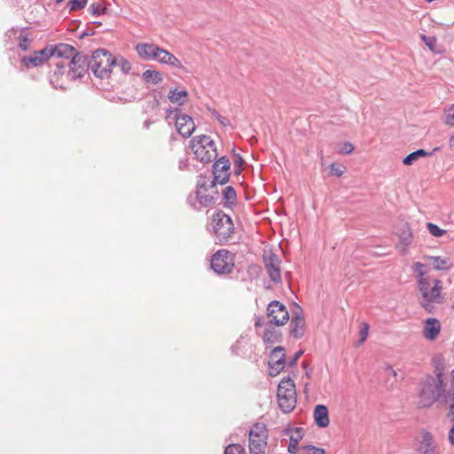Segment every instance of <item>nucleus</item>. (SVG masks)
<instances>
[{
	"label": "nucleus",
	"instance_id": "f257e3e1",
	"mask_svg": "<svg viewBox=\"0 0 454 454\" xmlns=\"http://www.w3.org/2000/svg\"><path fill=\"white\" fill-rule=\"evenodd\" d=\"M445 392L443 380L427 376L420 385L419 395V406L421 408L430 407L434 402L439 400Z\"/></svg>",
	"mask_w": 454,
	"mask_h": 454
},
{
	"label": "nucleus",
	"instance_id": "f03ea898",
	"mask_svg": "<svg viewBox=\"0 0 454 454\" xmlns=\"http://www.w3.org/2000/svg\"><path fill=\"white\" fill-rule=\"evenodd\" d=\"M115 63V58L105 49H98L90 57V70L96 77L108 78Z\"/></svg>",
	"mask_w": 454,
	"mask_h": 454
},
{
	"label": "nucleus",
	"instance_id": "7ed1b4c3",
	"mask_svg": "<svg viewBox=\"0 0 454 454\" xmlns=\"http://www.w3.org/2000/svg\"><path fill=\"white\" fill-rule=\"evenodd\" d=\"M191 148L201 162L208 163L217 157L215 144L208 136L201 135L193 137L191 141Z\"/></svg>",
	"mask_w": 454,
	"mask_h": 454
},
{
	"label": "nucleus",
	"instance_id": "20e7f679",
	"mask_svg": "<svg viewBox=\"0 0 454 454\" xmlns=\"http://www.w3.org/2000/svg\"><path fill=\"white\" fill-rule=\"evenodd\" d=\"M278 402L281 411L291 412L296 405V389L293 380L289 377L282 380L278 387Z\"/></svg>",
	"mask_w": 454,
	"mask_h": 454
},
{
	"label": "nucleus",
	"instance_id": "39448f33",
	"mask_svg": "<svg viewBox=\"0 0 454 454\" xmlns=\"http://www.w3.org/2000/svg\"><path fill=\"white\" fill-rule=\"evenodd\" d=\"M213 228L216 239L220 244H225L234 234V224L230 215L218 211L213 215Z\"/></svg>",
	"mask_w": 454,
	"mask_h": 454
},
{
	"label": "nucleus",
	"instance_id": "423d86ee",
	"mask_svg": "<svg viewBox=\"0 0 454 454\" xmlns=\"http://www.w3.org/2000/svg\"><path fill=\"white\" fill-rule=\"evenodd\" d=\"M167 118H173L177 132L184 137H189L195 130V124L190 115L184 114L178 108L167 110Z\"/></svg>",
	"mask_w": 454,
	"mask_h": 454
},
{
	"label": "nucleus",
	"instance_id": "0eeeda50",
	"mask_svg": "<svg viewBox=\"0 0 454 454\" xmlns=\"http://www.w3.org/2000/svg\"><path fill=\"white\" fill-rule=\"evenodd\" d=\"M210 265L218 275L229 274L234 268V255L226 249H220L212 255Z\"/></svg>",
	"mask_w": 454,
	"mask_h": 454
},
{
	"label": "nucleus",
	"instance_id": "6e6552de",
	"mask_svg": "<svg viewBox=\"0 0 454 454\" xmlns=\"http://www.w3.org/2000/svg\"><path fill=\"white\" fill-rule=\"evenodd\" d=\"M68 76L73 79L83 77L90 69V58L88 55L79 52L73 60L68 62Z\"/></svg>",
	"mask_w": 454,
	"mask_h": 454
},
{
	"label": "nucleus",
	"instance_id": "1a4fd4ad",
	"mask_svg": "<svg viewBox=\"0 0 454 454\" xmlns=\"http://www.w3.org/2000/svg\"><path fill=\"white\" fill-rule=\"evenodd\" d=\"M267 316L269 323L275 325H284L289 319L288 311L284 304L278 301H272L268 304Z\"/></svg>",
	"mask_w": 454,
	"mask_h": 454
},
{
	"label": "nucleus",
	"instance_id": "9d476101",
	"mask_svg": "<svg viewBox=\"0 0 454 454\" xmlns=\"http://www.w3.org/2000/svg\"><path fill=\"white\" fill-rule=\"evenodd\" d=\"M231 163L227 157L223 156L213 164L214 179L210 181V186L216 184H225L230 179Z\"/></svg>",
	"mask_w": 454,
	"mask_h": 454
},
{
	"label": "nucleus",
	"instance_id": "9b49d317",
	"mask_svg": "<svg viewBox=\"0 0 454 454\" xmlns=\"http://www.w3.org/2000/svg\"><path fill=\"white\" fill-rule=\"evenodd\" d=\"M433 286H431V281L427 278V297H423V301L421 302V306L427 309V311H431V303H441L442 299L441 296L442 293V282L438 279L432 280Z\"/></svg>",
	"mask_w": 454,
	"mask_h": 454
},
{
	"label": "nucleus",
	"instance_id": "f8f14e48",
	"mask_svg": "<svg viewBox=\"0 0 454 454\" xmlns=\"http://www.w3.org/2000/svg\"><path fill=\"white\" fill-rule=\"evenodd\" d=\"M268 365L269 374L271 377L278 375L284 370L286 365V353L283 347L278 346L272 349Z\"/></svg>",
	"mask_w": 454,
	"mask_h": 454
},
{
	"label": "nucleus",
	"instance_id": "ddd939ff",
	"mask_svg": "<svg viewBox=\"0 0 454 454\" xmlns=\"http://www.w3.org/2000/svg\"><path fill=\"white\" fill-rule=\"evenodd\" d=\"M306 329L304 317L302 316V309L295 304L290 322V334L295 339H301Z\"/></svg>",
	"mask_w": 454,
	"mask_h": 454
},
{
	"label": "nucleus",
	"instance_id": "4468645a",
	"mask_svg": "<svg viewBox=\"0 0 454 454\" xmlns=\"http://www.w3.org/2000/svg\"><path fill=\"white\" fill-rule=\"evenodd\" d=\"M263 262L270 278L275 283L279 282L281 275L278 257L273 253L265 254L263 255Z\"/></svg>",
	"mask_w": 454,
	"mask_h": 454
},
{
	"label": "nucleus",
	"instance_id": "2eb2a0df",
	"mask_svg": "<svg viewBox=\"0 0 454 454\" xmlns=\"http://www.w3.org/2000/svg\"><path fill=\"white\" fill-rule=\"evenodd\" d=\"M197 188L199 192V210L201 207H207L214 205L215 200L217 199L218 192H215V195L206 193L209 188H212L210 184H207L205 181L201 182L200 180L197 184Z\"/></svg>",
	"mask_w": 454,
	"mask_h": 454
},
{
	"label": "nucleus",
	"instance_id": "dca6fc26",
	"mask_svg": "<svg viewBox=\"0 0 454 454\" xmlns=\"http://www.w3.org/2000/svg\"><path fill=\"white\" fill-rule=\"evenodd\" d=\"M160 46L153 43H139L136 46V50L139 57L145 60H157Z\"/></svg>",
	"mask_w": 454,
	"mask_h": 454
},
{
	"label": "nucleus",
	"instance_id": "f3484780",
	"mask_svg": "<svg viewBox=\"0 0 454 454\" xmlns=\"http://www.w3.org/2000/svg\"><path fill=\"white\" fill-rule=\"evenodd\" d=\"M283 435L288 436L290 439L289 445L287 447V450L290 454H298L299 450V442L303 437L302 428L301 427H294V428H286L283 431Z\"/></svg>",
	"mask_w": 454,
	"mask_h": 454
},
{
	"label": "nucleus",
	"instance_id": "a211bd4d",
	"mask_svg": "<svg viewBox=\"0 0 454 454\" xmlns=\"http://www.w3.org/2000/svg\"><path fill=\"white\" fill-rule=\"evenodd\" d=\"M79 52L70 44L59 43L49 51L51 57H58L73 60Z\"/></svg>",
	"mask_w": 454,
	"mask_h": 454
},
{
	"label": "nucleus",
	"instance_id": "6ab92c4d",
	"mask_svg": "<svg viewBox=\"0 0 454 454\" xmlns=\"http://www.w3.org/2000/svg\"><path fill=\"white\" fill-rule=\"evenodd\" d=\"M51 57L49 51L45 48L42 51H35L33 56H26L21 59V63L27 68L41 66L45 60Z\"/></svg>",
	"mask_w": 454,
	"mask_h": 454
},
{
	"label": "nucleus",
	"instance_id": "aec40b11",
	"mask_svg": "<svg viewBox=\"0 0 454 454\" xmlns=\"http://www.w3.org/2000/svg\"><path fill=\"white\" fill-rule=\"evenodd\" d=\"M418 452L419 454H440L437 444L429 432L423 434L422 440L418 447Z\"/></svg>",
	"mask_w": 454,
	"mask_h": 454
},
{
	"label": "nucleus",
	"instance_id": "412c9836",
	"mask_svg": "<svg viewBox=\"0 0 454 454\" xmlns=\"http://www.w3.org/2000/svg\"><path fill=\"white\" fill-rule=\"evenodd\" d=\"M425 264L422 262H417L413 264V271L416 274L419 290L422 296L427 297V277L425 270Z\"/></svg>",
	"mask_w": 454,
	"mask_h": 454
},
{
	"label": "nucleus",
	"instance_id": "4be33fe9",
	"mask_svg": "<svg viewBox=\"0 0 454 454\" xmlns=\"http://www.w3.org/2000/svg\"><path fill=\"white\" fill-rule=\"evenodd\" d=\"M441 331L440 322L436 318H427L425 321L423 335L427 340H434Z\"/></svg>",
	"mask_w": 454,
	"mask_h": 454
},
{
	"label": "nucleus",
	"instance_id": "5701e85b",
	"mask_svg": "<svg viewBox=\"0 0 454 454\" xmlns=\"http://www.w3.org/2000/svg\"><path fill=\"white\" fill-rule=\"evenodd\" d=\"M314 419L318 427L325 428L329 426V412L328 409L324 404H317L314 409Z\"/></svg>",
	"mask_w": 454,
	"mask_h": 454
},
{
	"label": "nucleus",
	"instance_id": "b1692460",
	"mask_svg": "<svg viewBox=\"0 0 454 454\" xmlns=\"http://www.w3.org/2000/svg\"><path fill=\"white\" fill-rule=\"evenodd\" d=\"M156 61L176 68H182L183 67L181 61L175 55L163 48H160Z\"/></svg>",
	"mask_w": 454,
	"mask_h": 454
},
{
	"label": "nucleus",
	"instance_id": "393cba45",
	"mask_svg": "<svg viewBox=\"0 0 454 454\" xmlns=\"http://www.w3.org/2000/svg\"><path fill=\"white\" fill-rule=\"evenodd\" d=\"M267 438L263 437H250L249 436V453L250 454H264V450L267 444Z\"/></svg>",
	"mask_w": 454,
	"mask_h": 454
},
{
	"label": "nucleus",
	"instance_id": "a878e982",
	"mask_svg": "<svg viewBox=\"0 0 454 454\" xmlns=\"http://www.w3.org/2000/svg\"><path fill=\"white\" fill-rule=\"evenodd\" d=\"M262 339L265 343H278L282 340V333L274 327H267L264 330Z\"/></svg>",
	"mask_w": 454,
	"mask_h": 454
},
{
	"label": "nucleus",
	"instance_id": "bb28decb",
	"mask_svg": "<svg viewBox=\"0 0 454 454\" xmlns=\"http://www.w3.org/2000/svg\"><path fill=\"white\" fill-rule=\"evenodd\" d=\"M188 92L185 90H178L177 89H171L168 92V98L170 102L177 104L178 106L184 105Z\"/></svg>",
	"mask_w": 454,
	"mask_h": 454
},
{
	"label": "nucleus",
	"instance_id": "cd10ccee",
	"mask_svg": "<svg viewBox=\"0 0 454 454\" xmlns=\"http://www.w3.org/2000/svg\"><path fill=\"white\" fill-rule=\"evenodd\" d=\"M142 78L147 83L159 84L162 82V74L154 69H147L142 74Z\"/></svg>",
	"mask_w": 454,
	"mask_h": 454
},
{
	"label": "nucleus",
	"instance_id": "c85d7f7f",
	"mask_svg": "<svg viewBox=\"0 0 454 454\" xmlns=\"http://www.w3.org/2000/svg\"><path fill=\"white\" fill-rule=\"evenodd\" d=\"M223 200L224 201V206L227 207H231L236 205L237 193L232 186H227L224 188L223 191Z\"/></svg>",
	"mask_w": 454,
	"mask_h": 454
},
{
	"label": "nucleus",
	"instance_id": "c756f323",
	"mask_svg": "<svg viewBox=\"0 0 454 454\" xmlns=\"http://www.w3.org/2000/svg\"><path fill=\"white\" fill-rule=\"evenodd\" d=\"M432 155V153L427 152L424 149H419L415 152L411 153L407 156H405L403 160V163L404 165L410 166L412 165L417 160L421 157H427Z\"/></svg>",
	"mask_w": 454,
	"mask_h": 454
},
{
	"label": "nucleus",
	"instance_id": "7c9ffc66",
	"mask_svg": "<svg viewBox=\"0 0 454 454\" xmlns=\"http://www.w3.org/2000/svg\"><path fill=\"white\" fill-rule=\"evenodd\" d=\"M249 436L268 438L265 426L259 423L254 424L249 431Z\"/></svg>",
	"mask_w": 454,
	"mask_h": 454
},
{
	"label": "nucleus",
	"instance_id": "2f4dec72",
	"mask_svg": "<svg viewBox=\"0 0 454 454\" xmlns=\"http://www.w3.org/2000/svg\"><path fill=\"white\" fill-rule=\"evenodd\" d=\"M433 362L435 366V376L434 378H439L440 380H443V364H442V356L441 355L434 356L433 357Z\"/></svg>",
	"mask_w": 454,
	"mask_h": 454
},
{
	"label": "nucleus",
	"instance_id": "473e14b6",
	"mask_svg": "<svg viewBox=\"0 0 454 454\" xmlns=\"http://www.w3.org/2000/svg\"><path fill=\"white\" fill-rule=\"evenodd\" d=\"M114 67H119L124 74H128L131 69L130 62L122 57L115 58Z\"/></svg>",
	"mask_w": 454,
	"mask_h": 454
},
{
	"label": "nucleus",
	"instance_id": "72a5a7b5",
	"mask_svg": "<svg viewBox=\"0 0 454 454\" xmlns=\"http://www.w3.org/2000/svg\"><path fill=\"white\" fill-rule=\"evenodd\" d=\"M87 2L88 0H69L67 6L70 12L79 11L86 6Z\"/></svg>",
	"mask_w": 454,
	"mask_h": 454
},
{
	"label": "nucleus",
	"instance_id": "f704fd0d",
	"mask_svg": "<svg viewBox=\"0 0 454 454\" xmlns=\"http://www.w3.org/2000/svg\"><path fill=\"white\" fill-rule=\"evenodd\" d=\"M224 454H246L245 449L240 444H229L224 450Z\"/></svg>",
	"mask_w": 454,
	"mask_h": 454
},
{
	"label": "nucleus",
	"instance_id": "c9c22d12",
	"mask_svg": "<svg viewBox=\"0 0 454 454\" xmlns=\"http://www.w3.org/2000/svg\"><path fill=\"white\" fill-rule=\"evenodd\" d=\"M300 450L304 454H325V451L322 448H317L313 445H304L300 448Z\"/></svg>",
	"mask_w": 454,
	"mask_h": 454
},
{
	"label": "nucleus",
	"instance_id": "e433bc0d",
	"mask_svg": "<svg viewBox=\"0 0 454 454\" xmlns=\"http://www.w3.org/2000/svg\"><path fill=\"white\" fill-rule=\"evenodd\" d=\"M187 203L190 205L191 207H192L195 210H199V192L198 189L194 192L189 194L187 197Z\"/></svg>",
	"mask_w": 454,
	"mask_h": 454
},
{
	"label": "nucleus",
	"instance_id": "4c0bfd02",
	"mask_svg": "<svg viewBox=\"0 0 454 454\" xmlns=\"http://www.w3.org/2000/svg\"><path fill=\"white\" fill-rule=\"evenodd\" d=\"M427 225L429 233L434 237H442L445 233L444 230L434 223H428Z\"/></svg>",
	"mask_w": 454,
	"mask_h": 454
},
{
	"label": "nucleus",
	"instance_id": "58836bf2",
	"mask_svg": "<svg viewBox=\"0 0 454 454\" xmlns=\"http://www.w3.org/2000/svg\"><path fill=\"white\" fill-rule=\"evenodd\" d=\"M444 122L446 125L454 126V104L446 110Z\"/></svg>",
	"mask_w": 454,
	"mask_h": 454
},
{
	"label": "nucleus",
	"instance_id": "ea45409f",
	"mask_svg": "<svg viewBox=\"0 0 454 454\" xmlns=\"http://www.w3.org/2000/svg\"><path fill=\"white\" fill-rule=\"evenodd\" d=\"M430 259L434 261V268L435 270H445L447 268V261L439 256H431Z\"/></svg>",
	"mask_w": 454,
	"mask_h": 454
},
{
	"label": "nucleus",
	"instance_id": "a19ab883",
	"mask_svg": "<svg viewBox=\"0 0 454 454\" xmlns=\"http://www.w3.org/2000/svg\"><path fill=\"white\" fill-rule=\"evenodd\" d=\"M422 41L426 43V45L432 51H434V47L436 45V38L434 36H427L425 35H420Z\"/></svg>",
	"mask_w": 454,
	"mask_h": 454
},
{
	"label": "nucleus",
	"instance_id": "79ce46f5",
	"mask_svg": "<svg viewBox=\"0 0 454 454\" xmlns=\"http://www.w3.org/2000/svg\"><path fill=\"white\" fill-rule=\"evenodd\" d=\"M368 332H369V325L366 323H363L362 328L360 329V340L358 341V345H361L364 342V340L368 337Z\"/></svg>",
	"mask_w": 454,
	"mask_h": 454
},
{
	"label": "nucleus",
	"instance_id": "37998d69",
	"mask_svg": "<svg viewBox=\"0 0 454 454\" xmlns=\"http://www.w3.org/2000/svg\"><path fill=\"white\" fill-rule=\"evenodd\" d=\"M212 115L224 127L230 125V121L228 118L222 116L216 110L211 111Z\"/></svg>",
	"mask_w": 454,
	"mask_h": 454
},
{
	"label": "nucleus",
	"instance_id": "c03bdc74",
	"mask_svg": "<svg viewBox=\"0 0 454 454\" xmlns=\"http://www.w3.org/2000/svg\"><path fill=\"white\" fill-rule=\"evenodd\" d=\"M400 239L404 246H408L411 242V232L410 229L403 231V232L400 235Z\"/></svg>",
	"mask_w": 454,
	"mask_h": 454
},
{
	"label": "nucleus",
	"instance_id": "a18cd8bd",
	"mask_svg": "<svg viewBox=\"0 0 454 454\" xmlns=\"http://www.w3.org/2000/svg\"><path fill=\"white\" fill-rule=\"evenodd\" d=\"M330 169H331V173L336 176H342V174L344 172L342 168L336 163H332L330 166Z\"/></svg>",
	"mask_w": 454,
	"mask_h": 454
},
{
	"label": "nucleus",
	"instance_id": "49530a36",
	"mask_svg": "<svg viewBox=\"0 0 454 454\" xmlns=\"http://www.w3.org/2000/svg\"><path fill=\"white\" fill-rule=\"evenodd\" d=\"M19 47H20L22 51H27V50H28V48H29V39L27 38V35H22V36L20 38Z\"/></svg>",
	"mask_w": 454,
	"mask_h": 454
},
{
	"label": "nucleus",
	"instance_id": "de8ad7c7",
	"mask_svg": "<svg viewBox=\"0 0 454 454\" xmlns=\"http://www.w3.org/2000/svg\"><path fill=\"white\" fill-rule=\"evenodd\" d=\"M354 151V146L350 143H344L340 149V152L344 154H348Z\"/></svg>",
	"mask_w": 454,
	"mask_h": 454
},
{
	"label": "nucleus",
	"instance_id": "09e8293b",
	"mask_svg": "<svg viewBox=\"0 0 454 454\" xmlns=\"http://www.w3.org/2000/svg\"><path fill=\"white\" fill-rule=\"evenodd\" d=\"M303 354V351L302 350H299L297 351L294 356L288 361V364L289 366H294L297 363V361L299 360V358L301 357V356Z\"/></svg>",
	"mask_w": 454,
	"mask_h": 454
},
{
	"label": "nucleus",
	"instance_id": "8fccbe9b",
	"mask_svg": "<svg viewBox=\"0 0 454 454\" xmlns=\"http://www.w3.org/2000/svg\"><path fill=\"white\" fill-rule=\"evenodd\" d=\"M243 163L244 160L242 159V157L239 154L235 155L234 167L238 168L237 172L240 171Z\"/></svg>",
	"mask_w": 454,
	"mask_h": 454
},
{
	"label": "nucleus",
	"instance_id": "3c124183",
	"mask_svg": "<svg viewBox=\"0 0 454 454\" xmlns=\"http://www.w3.org/2000/svg\"><path fill=\"white\" fill-rule=\"evenodd\" d=\"M56 67H57V70L54 72L55 74H63L64 73V68L66 67L65 63H63L62 61L61 62H57L56 64Z\"/></svg>",
	"mask_w": 454,
	"mask_h": 454
},
{
	"label": "nucleus",
	"instance_id": "603ef678",
	"mask_svg": "<svg viewBox=\"0 0 454 454\" xmlns=\"http://www.w3.org/2000/svg\"><path fill=\"white\" fill-rule=\"evenodd\" d=\"M90 11L91 12L92 15H94V16H98L100 14L98 4H91L90 6Z\"/></svg>",
	"mask_w": 454,
	"mask_h": 454
},
{
	"label": "nucleus",
	"instance_id": "864d4df0",
	"mask_svg": "<svg viewBox=\"0 0 454 454\" xmlns=\"http://www.w3.org/2000/svg\"><path fill=\"white\" fill-rule=\"evenodd\" d=\"M188 159L180 160L178 162V168L180 170H184L188 168Z\"/></svg>",
	"mask_w": 454,
	"mask_h": 454
},
{
	"label": "nucleus",
	"instance_id": "5fc2aeb1",
	"mask_svg": "<svg viewBox=\"0 0 454 454\" xmlns=\"http://www.w3.org/2000/svg\"><path fill=\"white\" fill-rule=\"evenodd\" d=\"M448 439L450 444L454 445V421L452 427L450 429Z\"/></svg>",
	"mask_w": 454,
	"mask_h": 454
},
{
	"label": "nucleus",
	"instance_id": "6e6d98bb",
	"mask_svg": "<svg viewBox=\"0 0 454 454\" xmlns=\"http://www.w3.org/2000/svg\"><path fill=\"white\" fill-rule=\"evenodd\" d=\"M386 371L388 372L395 378H397V376H398L397 372L395 370H394L390 365H387L386 367Z\"/></svg>",
	"mask_w": 454,
	"mask_h": 454
},
{
	"label": "nucleus",
	"instance_id": "4d7b16f0",
	"mask_svg": "<svg viewBox=\"0 0 454 454\" xmlns=\"http://www.w3.org/2000/svg\"><path fill=\"white\" fill-rule=\"evenodd\" d=\"M449 144L450 146H454V135L450 137Z\"/></svg>",
	"mask_w": 454,
	"mask_h": 454
},
{
	"label": "nucleus",
	"instance_id": "13d9d810",
	"mask_svg": "<svg viewBox=\"0 0 454 454\" xmlns=\"http://www.w3.org/2000/svg\"><path fill=\"white\" fill-rule=\"evenodd\" d=\"M150 124H151L150 121H145V123H144L145 127L147 128V129L149 128Z\"/></svg>",
	"mask_w": 454,
	"mask_h": 454
},
{
	"label": "nucleus",
	"instance_id": "bf43d9fd",
	"mask_svg": "<svg viewBox=\"0 0 454 454\" xmlns=\"http://www.w3.org/2000/svg\"><path fill=\"white\" fill-rule=\"evenodd\" d=\"M255 327H260L262 325L260 320H257L254 324Z\"/></svg>",
	"mask_w": 454,
	"mask_h": 454
},
{
	"label": "nucleus",
	"instance_id": "052dcab7",
	"mask_svg": "<svg viewBox=\"0 0 454 454\" xmlns=\"http://www.w3.org/2000/svg\"><path fill=\"white\" fill-rule=\"evenodd\" d=\"M451 377H452V385L454 386V369L451 372Z\"/></svg>",
	"mask_w": 454,
	"mask_h": 454
},
{
	"label": "nucleus",
	"instance_id": "680f3d73",
	"mask_svg": "<svg viewBox=\"0 0 454 454\" xmlns=\"http://www.w3.org/2000/svg\"><path fill=\"white\" fill-rule=\"evenodd\" d=\"M154 103H155L156 106H158L159 105V100L157 98H155L154 99Z\"/></svg>",
	"mask_w": 454,
	"mask_h": 454
},
{
	"label": "nucleus",
	"instance_id": "e2e57ef3",
	"mask_svg": "<svg viewBox=\"0 0 454 454\" xmlns=\"http://www.w3.org/2000/svg\"><path fill=\"white\" fill-rule=\"evenodd\" d=\"M64 0H56V4H60L61 2H63Z\"/></svg>",
	"mask_w": 454,
	"mask_h": 454
},
{
	"label": "nucleus",
	"instance_id": "0e129e2a",
	"mask_svg": "<svg viewBox=\"0 0 454 454\" xmlns=\"http://www.w3.org/2000/svg\"><path fill=\"white\" fill-rule=\"evenodd\" d=\"M238 344H239V340L236 341V344L234 346H232V348H234Z\"/></svg>",
	"mask_w": 454,
	"mask_h": 454
},
{
	"label": "nucleus",
	"instance_id": "69168bd1",
	"mask_svg": "<svg viewBox=\"0 0 454 454\" xmlns=\"http://www.w3.org/2000/svg\"><path fill=\"white\" fill-rule=\"evenodd\" d=\"M403 254H405V253H406V248H405V247L403 249Z\"/></svg>",
	"mask_w": 454,
	"mask_h": 454
},
{
	"label": "nucleus",
	"instance_id": "338daca9",
	"mask_svg": "<svg viewBox=\"0 0 454 454\" xmlns=\"http://www.w3.org/2000/svg\"><path fill=\"white\" fill-rule=\"evenodd\" d=\"M301 454H304L302 451H301Z\"/></svg>",
	"mask_w": 454,
	"mask_h": 454
}]
</instances>
